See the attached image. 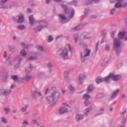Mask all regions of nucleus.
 Listing matches in <instances>:
<instances>
[{"mask_svg":"<svg viewBox=\"0 0 127 127\" xmlns=\"http://www.w3.org/2000/svg\"><path fill=\"white\" fill-rule=\"evenodd\" d=\"M69 72L68 71H65L64 73L65 80L67 81H69V78L68 76Z\"/></svg>","mask_w":127,"mask_h":127,"instance_id":"nucleus-30","label":"nucleus"},{"mask_svg":"<svg viewBox=\"0 0 127 127\" xmlns=\"http://www.w3.org/2000/svg\"><path fill=\"white\" fill-rule=\"evenodd\" d=\"M30 46L28 44H25L24 49H28L30 47Z\"/></svg>","mask_w":127,"mask_h":127,"instance_id":"nucleus-63","label":"nucleus"},{"mask_svg":"<svg viewBox=\"0 0 127 127\" xmlns=\"http://www.w3.org/2000/svg\"><path fill=\"white\" fill-rule=\"evenodd\" d=\"M15 4H9L7 5H4L2 4L1 3L0 4V8L6 9L11 8L15 6Z\"/></svg>","mask_w":127,"mask_h":127,"instance_id":"nucleus-11","label":"nucleus"},{"mask_svg":"<svg viewBox=\"0 0 127 127\" xmlns=\"http://www.w3.org/2000/svg\"><path fill=\"white\" fill-rule=\"evenodd\" d=\"M97 17V16L96 15H93L91 16L90 18H96Z\"/></svg>","mask_w":127,"mask_h":127,"instance_id":"nucleus-64","label":"nucleus"},{"mask_svg":"<svg viewBox=\"0 0 127 127\" xmlns=\"http://www.w3.org/2000/svg\"><path fill=\"white\" fill-rule=\"evenodd\" d=\"M25 45V43L24 42H21L20 43V45L23 48H24Z\"/></svg>","mask_w":127,"mask_h":127,"instance_id":"nucleus-61","label":"nucleus"},{"mask_svg":"<svg viewBox=\"0 0 127 127\" xmlns=\"http://www.w3.org/2000/svg\"><path fill=\"white\" fill-rule=\"evenodd\" d=\"M69 89L70 94L73 93L75 90V89L74 87L72 86L71 85H70L69 86Z\"/></svg>","mask_w":127,"mask_h":127,"instance_id":"nucleus-37","label":"nucleus"},{"mask_svg":"<svg viewBox=\"0 0 127 127\" xmlns=\"http://www.w3.org/2000/svg\"><path fill=\"white\" fill-rule=\"evenodd\" d=\"M17 58L18 59V62L17 64L14 66L13 68L14 70L16 69L21 66L20 63L23 59L21 56H18Z\"/></svg>","mask_w":127,"mask_h":127,"instance_id":"nucleus-8","label":"nucleus"},{"mask_svg":"<svg viewBox=\"0 0 127 127\" xmlns=\"http://www.w3.org/2000/svg\"><path fill=\"white\" fill-rule=\"evenodd\" d=\"M122 7H125L127 6V2H126L122 4Z\"/></svg>","mask_w":127,"mask_h":127,"instance_id":"nucleus-60","label":"nucleus"},{"mask_svg":"<svg viewBox=\"0 0 127 127\" xmlns=\"http://www.w3.org/2000/svg\"><path fill=\"white\" fill-rule=\"evenodd\" d=\"M86 77V75L84 74H81L79 75V77L78 79L80 81V84L81 85H82L83 83V81H82Z\"/></svg>","mask_w":127,"mask_h":127,"instance_id":"nucleus-16","label":"nucleus"},{"mask_svg":"<svg viewBox=\"0 0 127 127\" xmlns=\"http://www.w3.org/2000/svg\"><path fill=\"white\" fill-rule=\"evenodd\" d=\"M116 10V9L115 8H113L112 9H110V13L111 15H113L114 14L113 11H115Z\"/></svg>","mask_w":127,"mask_h":127,"instance_id":"nucleus-59","label":"nucleus"},{"mask_svg":"<svg viewBox=\"0 0 127 127\" xmlns=\"http://www.w3.org/2000/svg\"><path fill=\"white\" fill-rule=\"evenodd\" d=\"M46 20L44 19L39 21H36V22L38 23H41L42 24H44L46 22Z\"/></svg>","mask_w":127,"mask_h":127,"instance_id":"nucleus-44","label":"nucleus"},{"mask_svg":"<svg viewBox=\"0 0 127 127\" xmlns=\"http://www.w3.org/2000/svg\"><path fill=\"white\" fill-rule=\"evenodd\" d=\"M125 35V33L124 32H120L118 34V38L120 39H122L124 38Z\"/></svg>","mask_w":127,"mask_h":127,"instance_id":"nucleus-27","label":"nucleus"},{"mask_svg":"<svg viewBox=\"0 0 127 127\" xmlns=\"http://www.w3.org/2000/svg\"><path fill=\"white\" fill-rule=\"evenodd\" d=\"M31 123L33 125H35L37 126H40L39 123L38 122L37 120L36 119H32V120Z\"/></svg>","mask_w":127,"mask_h":127,"instance_id":"nucleus-23","label":"nucleus"},{"mask_svg":"<svg viewBox=\"0 0 127 127\" xmlns=\"http://www.w3.org/2000/svg\"><path fill=\"white\" fill-rule=\"evenodd\" d=\"M58 15L60 18L59 21L62 24L67 23L69 21L67 18L62 14H59Z\"/></svg>","mask_w":127,"mask_h":127,"instance_id":"nucleus-7","label":"nucleus"},{"mask_svg":"<svg viewBox=\"0 0 127 127\" xmlns=\"http://www.w3.org/2000/svg\"><path fill=\"white\" fill-rule=\"evenodd\" d=\"M114 74H115L114 73H110L108 75L110 79H112L113 80Z\"/></svg>","mask_w":127,"mask_h":127,"instance_id":"nucleus-50","label":"nucleus"},{"mask_svg":"<svg viewBox=\"0 0 127 127\" xmlns=\"http://www.w3.org/2000/svg\"><path fill=\"white\" fill-rule=\"evenodd\" d=\"M105 49L106 51H109L110 50V47L109 45H106L105 48Z\"/></svg>","mask_w":127,"mask_h":127,"instance_id":"nucleus-57","label":"nucleus"},{"mask_svg":"<svg viewBox=\"0 0 127 127\" xmlns=\"http://www.w3.org/2000/svg\"><path fill=\"white\" fill-rule=\"evenodd\" d=\"M87 56L84 55H83L82 52H81V60L82 62H85L87 59Z\"/></svg>","mask_w":127,"mask_h":127,"instance_id":"nucleus-20","label":"nucleus"},{"mask_svg":"<svg viewBox=\"0 0 127 127\" xmlns=\"http://www.w3.org/2000/svg\"><path fill=\"white\" fill-rule=\"evenodd\" d=\"M94 87L92 85L88 86L87 90L86 92L88 94L91 93L93 90Z\"/></svg>","mask_w":127,"mask_h":127,"instance_id":"nucleus-17","label":"nucleus"},{"mask_svg":"<svg viewBox=\"0 0 127 127\" xmlns=\"http://www.w3.org/2000/svg\"><path fill=\"white\" fill-rule=\"evenodd\" d=\"M1 121L5 124L7 122V120L4 117H2L1 118Z\"/></svg>","mask_w":127,"mask_h":127,"instance_id":"nucleus-55","label":"nucleus"},{"mask_svg":"<svg viewBox=\"0 0 127 127\" xmlns=\"http://www.w3.org/2000/svg\"><path fill=\"white\" fill-rule=\"evenodd\" d=\"M60 95L59 92L57 91L52 93L51 95L47 97V100L49 103H52L55 100L58 98Z\"/></svg>","mask_w":127,"mask_h":127,"instance_id":"nucleus-1","label":"nucleus"},{"mask_svg":"<svg viewBox=\"0 0 127 127\" xmlns=\"http://www.w3.org/2000/svg\"><path fill=\"white\" fill-rule=\"evenodd\" d=\"M104 81L102 78L98 77L96 80V82L97 84H99L102 82Z\"/></svg>","mask_w":127,"mask_h":127,"instance_id":"nucleus-38","label":"nucleus"},{"mask_svg":"<svg viewBox=\"0 0 127 127\" xmlns=\"http://www.w3.org/2000/svg\"><path fill=\"white\" fill-rule=\"evenodd\" d=\"M68 111L67 109L65 107H62L59 111L60 114H62L65 113L67 112Z\"/></svg>","mask_w":127,"mask_h":127,"instance_id":"nucleus-14","label":"nucleus"},{"mask_svg":"<svg viewBox=\"0 0 127 127\" xmlns=\"http://www.w3.org/2000/svg\"><path fill=\"white\" fill-rule=\"evenodd\" d=\"M57 91L56 88V87H54L51 89H49L47 88L45 91V95L49 93H54Z\"/></svg>","mask_w":127,"mask_h":127,"instance_id":"nucleus-12","label":"nucleus"},{"mask_svg":"<svg viewBox=\"0 0 127 127\" xmlns=\"http://www.w3.org/2000/svg\"><path fill=\"white\" fill-rule=\"evenodd\" d=\"M8 0H1V3L4 4L5 2Z\"/></svg>","mask_w":127,"mask_h":127,"instance_id":"nucleus-62","label":"nucleus"},{"mask_svg":"<svg viewBox=\"0 0 127 127\" xmlns=\"http://www.w3.org/2000/svg\"><path fill=\"white\" fill-rule=\"evenodd\" d=\"M83 25L82 24H80L77 25L75 27L73 28L72 29L75 31H77L83 28Z\"/></svg>","mask_w":127,"mask_h":127,"instance_id":"nucleus-19","label":"nucleus"},{"mask_svg":"<svg viewBox=\"0 0 127 127\" xmlns=\"http://www.w3.org/2000/svg\"><path fill=\"white\" fill-rule=\"evenodd\" d=\"M84 114L83 115L80 114H77L76 116V119L77 121L78 122H79L82 119L84 118V116H85L86 117V116L84 115Z\"/></svg>","mask_w":127,"mask_h":127,"instance_id":"nucleus-15","label":"nucleus"},{"mask_svg":"<svg viewBox=\"0 0 127 127\" xmlns=\"http://www.w3.org/2000/svg\"><path fill=\"white\" fill-rule=\"evenodd\" d=\"M121 76L119 75L114 74L113 80L115 81H118L121 78Z\"/></svg>","mask_w":127,"mask_h":127,"instance_id":"nucleus-28","label":"nucleus"},{"mask_svg":"<svg viewBox=\"0 0 127 127\" xmlns=\"http://www.w3.org/2000/svg\"><path fill=\"white\" fill-rule=\"evenodd\" d=\"M78 2L75 1V0H73L72 2L69 3L70 5H74L75 6H77V3Z\"/></svg>","mask_w":127,"mask_h":127,"instance_id":"nucleus-45","label":"nucleus"},{"mask_svg":"<svg viewBox=\"0 0 127 127\" xmlns=\"http://www.w3.org/2000/svg\"><path fill=\"white\" fill-rule=\"evenodd\" d=\"M107 32V30L106 29L104 30H103V35L105 36L106 35Z\"/></svg>","mask_w":127,"mask_h":127,"instance_id":"nucleus-58","label":"nucleus"},{"mask_svg":"<svg viewBox=\"0 0 127 127\" xmlns=\"http://www.w3.org/2000/svg\"><path fill=\"white\" fill-rule=\"evenodd\" d=\"M8 73L7 72H5L3 74V76L2 78V81L3 82H5L8 79Z\"/></svg>","mask_w":127,"mask_h":127,"instance_id":"nucleus-22","label":"nucleus"},{"mask_svg":"<svg viewBox=\"0 0 127 127\" xmlns=\"http://www.w3.org/2000/svg\"><path fill=\"white\" fill-rule=\"evenodd\" d=\"M9 47L11 51L14 52L15 51L16 49L14 46H9Z\"/></svg>","mask_w":127,"mask_h":127,"instance_id":"nucleus-41","label":"nucleus"},{"mask_svg":"<svg viewBox=\"0 0 127 127\" xmlns=\"http://www.w3.org/2000/svg\"><path fill=\"white\" fill-rule=\"evenodd\" d=\"M68 51L67 49L63 50L59 49L57 52V55L60 56L64 59H66L68 58Z\"/></svg>","mask_w":127,"mask_h":127,"instance_id":"nucleus-3","label":"nucleus"},{"mask_svg":"<svg viewBox=\"0 0 127 127\" xmlns=\"http://www.w3.org/2000/svg\"><path fill=\"white\" fill-rule=\"evenodd\" d=\"M121 42L120 40L116 39L114 41V48L116 52V55L119 56L121 52L120 48Z\"/></svg>","mask_w":127,"mask_h":127,"instance_id":"nucleus-2","label":"nucleus"},{"mask_svg":"<svg viewBox=\"0 0 127 127\" xmlns=\"http://www.w3.org/2000/svg\"><path fill=\"white\" fill-rule=\"evenodd\" d=\"M84 103L86 106L90 107L87 108L84 111V115H85L86 116H87L89 112L92 110V107L94 105V104L92 103L88 100H85Z\"/></svg>","mask_w":127,"mask_h":127,"instance_id":"nucleus-4","label":"nucleus"},{"mask_svg":"<svg viewBox=\"0 0 127 127\" xmlns=\"http://www.w3.org/2000/svg\"><path fill=\"white\" fill-rule=\"evenodd\" d=\"M20 53L22 55H21V56H22L24 57H25V56L27 55L26 53V52L25 50L24 49H22L21 50L20 52ZM22 58H23V57Z\"/></svg>","mask_w":127,"mask_h":127,"instance_id":"nucleus-36","label":"nucleus"},{"mask_svg":"<svg viewBox=\"0 0 127 127\" xmlns=\"http://www.w3.org/2000/svg\"><path fill=\"white\" fill-rule=\"evenodd\" d=\"M32 78V77L31 75H29L28 74H26L24 77H22V78H18L16 82L18 84L22 83V80H25L26 82H28L31 80Z\"/></svg>","mask_w":127,"mask_h":127,"instance_id":"nucleus-5","label":"nucleus"},{"mask_svg":"<svg viewBox=\"0 0 127 127\" xmlns=\"http://www.w3.org/2000/svg\"><path fill=\"white\" fill-rule=\"evenodd\" d=\"M126 118L125 117H123L121 121V123L122 124H124L126 121Z\"/></svg>","mask_w":127,"mask_h":127,"instance_id":"nucleus-56","label":"nucleus"},{"mask_svg":"<svg viewBox=\"0 0 127 127\" xmlns=\"http://www.w3.org/2000/svg\"><path fill=\"white\" fill-rule=\"evenodd\" d=\"M37 59V58L36 57H29L27 59V60H34Z\"/></svg>","mask_w":127,"mask_h":127,"instance_id":"nucleus-48","label":"nucleus"},{"mask_svg":"<svg viewBox=\"0 0 127 127\" xmlns=\"http://www.w3.org/2000/svg\"><path fill=\"white\" fill-rule=\"evenodd\" d=\"M61 7L64 10V13L65 15L68 14L70 12L69 8L66 5L64 4L61 5Z\"/></svg>","mask_w":127,"mask_h":127,"instance_id":"nucleus-10","label":"nucleus"},{"mask_svg":"<svg viewBox=\"0 0 127 127\" xmlns=\"http://www.w3.org/2000/svg\"><path fill=\"white\" fill-rule=\"evenodd\" d=\"M110 78L109 75L105 77L103 80L104 81L106 82L107 83H109L110 82Z\"/></svg>","mask_w":127,"mask_h":127,"instance_id":"nucleus-39","label":"nucleus"},{"mask_svg":"<svg viewBox=\"0 0 127 127\" xmlns=\"http://www.w3.org/2000/svg\"><path fill=\"white\" fill-rule=\"evenodd\" d=\"M29 106L28 105H25L24 107L21 108V111L23 112H24L27 111V108L29 107Z\"/></svg>","mask_w":127,"mask_h":127,"instance_id":"nucleus-34","label":"nucleus"},{"mask_svg":"<svg viewBox=\"0 0 127 127\" xmlns=\"http://www.w3.org/2000/svg\"><path fill=\"white\" fill-rule=\"evenodd\" d=\"M116 32L115 31L112 32H111V36L113 38L114 40V41L116 39H118V40H120L119 39H118L117 38H114V36L115 35L116 33Z\"/></svg>","mask_w":127,"mask_h":127,"instance_id":"nucleus-43","label":"nucleus"},{"mask_svg":"<svg viewBox=\"0 0 127 127\" xmlns=\"http://www.w3.org/2000/svg\"><path fill=\"white\" fill-rule=\"evenodd\" d=\"M75 13L74 10L73 9H72V11L69 15V17L70 18H73L74 15Z\"/></svg>","mask_w":127,"mask_h":127,"instance_id":"nucleus-42","label":"nucleus"},{"mask_svg":"<svg viewBox=\"0 0 127 127\" xmlns=\"http://www.w3.org/2000/svg\"><path fill=\"white\" fill-rule=\"evenodd\" d=\"M89 35V33L87 32H84L82 35L84 39H90L91 38V37H88Z\"/></svg>","mask_w":127,"mask_h":127,"instance_id":"nucleus-26","label":"nucleus"},{"mask_svg":"<svg viewBox=\"0 0 127 127\" xmlns=\"http://www.w3.org/2000/svg\"><path fill=\"white\" fill-rule=\"evenodd\" d=\"M54 39V38L51 35H49L48 36V41L49 42L52 41Z\"/></svg>","mask_w":127,"mask_h":127,"instance_id":"nucleus-52","label":"nucleus"},{"mask_svg":"<svg viewBox=\"0 0 127 127\" xmlns=\"http://www.w3.org/2000/svg\"><path fill=\"white\" fill-rule=\"evenodd\" d=\"M104 97V95L103 93H99L97 94L96 98V99H99L103 98Z\"/></svg>","mask_w":127,"mask_h":127,"instance_id":"nucleus-29","label":"nucleus"},{"mask_svg":"<svg viewBox=\"0 0 127 127\" xmlns=\"http://www.w3.org/2000/svg\"><path fill=\"white\" fill-rule=\"evenodd\" d=\"M83 98L85 100H88L89 99L91 98L90 96L87 94H85L83 96Z\"/></svg>","mask_w":127,"mask_h":127,"instance_id":"nucleus-32","label":"nucleus"},{"mask_svg":"<svg viewBox=\"0 0 127 127\" xmlns=\"http://www.w3.org/2000/svg\"><path fill=\"white\" fill-rule=\"evenodd\" d=\"M47 66L48 67V69H50L53 67V65L51 63L49 62L47 64Z\"/></svg>","mask_w":127,"mask_h":127,"instance_id":"nucleus-53","label":"nucleus"},{"mask_svg":"<svg viewBox=\"0 0 127 127\" xmlns=\"http://www.w3.org/2000/svg\"><path fill=\"white\" fill-rule=\"evenodd\" d=\"M11 78L14 81L16 82L18 79V77L16 75H12L11 76Z\"/></svg>","mask_w":127,"mask_h":127,"instance_id":"nucleus-46","label":"nucleus"},{"mask_svg":"<svg viewBox=\"0 0 127 127\" xmlns=\"http://www.w3.org/2000/svg\"><path fill=\"white\" fill-rule=\"evenodd\" d=\"M37 89L34 87L31 89V92L32 94L33 97V98H37V94L38 91H37Z\"/></svg>","mask_w":127,"mask_h":127,"instance_id":"nucleus-13","label":"nucleus"},{"mask_svg":"<svg viewBox=\"0 0 127 127\" xmlns=\"http://www.w3.org/2000/svg\"><path fill=\"white\" fill-rule=\"evenodd\" d=\"M91 53V50L88 48L86 49L85 50L84 53L86 54L84 55L87 56H89Z\"/></svg>","mask_w":127,"mask_h":127,"instance_id":"nucleus-33","label":"nucleus"},{"mask_svg":"<svg viewBox=\"0 0 127 127\" xmlns=\"http://www.w3.org/2000/svg\"><path fill=\"white\" fill-rule=\"evenodd\" d=\"M29 65L30 66L28 67L26 69V74H28L31 72L33 68V66L32 64H30Z\"/></svg>","mask_w":127,"mask_h":127,"instance_id":"nucleus-18","label":"nucleus"},{"mask_svg":"<svg viewBox=\"0 0 127 127\" xmlns=\"http://www.w3.org/2000/svg\"><path fill=\"white\" fill-rule=\"evenodd\" d=\"M12 90L10 89H3L0 90V95L6 96L10 94Z\"/></svg>","mask_w":127,"mask_h":127,"instance_id":"nucleus-6","label":"nucleus"},{"mask_svg":"<svg viewBox=\"0 0 127 127\" xmlns=\"http://www.w3.org/2000/svg\"><path fill=\"white\" fill-rule=\"evenodd\" d=\"M122 2L117 1L115 4L114 7L116 8H120L122 7V4L121 3Z\"/></svg>","mask_w":127,"mask_h":127,"instance_id":"nucleus-25","label":"nucleus"},{"mask_svg":"<svg viewBox=\"0 0 127 127\" xmlns=\"http://www.w3.org/2000/svg\"><path fill=\"white\" fill-rule=\"evenodd\" d=\"M24 18L23 15L22 13H20L18 15V18L17 20V22L21 23L24 21Z\"/></svg>","mask_w":127,"mask_h":127,"instance_id":"nucleus-9","label":"nucleus"},{"mask_svg":"<svg viewBox=\"0 0 127 127\" xmlns=\"http://www.w3.org/2000/svg\"><path fill=\"white\" fill-rule=\"evenodd\" d=\"M30 24H31L33 25L35 21L34 20V17L32 15H31L29 17Z\"/></svg>","mask_w":127,"mask_h":127,"instance_id":"nucleus-21","label":"nucleus"},{"mask_svg":"<svg viewBox=\"0 0 127 127\" xmlns=\"http://www.w3.org/2000/svg\"><path fill=\"white\" fill-rule=\"evenodd\" d=\"M29 125V123L28 122L27 120H24L22 126V127H27L26 126H28Z\"/></svg>","mask_w":127,"mask_h":127,"instance_id":"nucleus-35","label":"nucleus"},{"mask_svg":"<svg viewBox=\"0 0 127 127\" xmlns=\"http://www.w3.org/2000/svg\"><path fill=\"white\" fill-rule=\"evenodd\" d=\"M119 89L116 90L115 91L114 93H112L111 96V97L112 99H114L115 98L119 92Z\"/></svg>","mask_w":127,"mask_h":127,"instance_id":"nucleus-24","label":"nucleus"},{"mask_svg":"<svg viewBox=\"0 0 127 127\" xmlns=\"http://www.w3.org/2000/svg\"><path fill=\"white\" fill-rule=\"evenodd\" d=\"M10 109V108L5 107L4 109V110L5 112V114H7L9 113V112Z\"/></svg>","mask_w":127,"mask_h":127,"instance_id":"nucleus-40","label":"nucleus"},{"mask_svg":"<svg viewBox=\"0 0 127 127\" xmlns=\"http://www.w3.org/2000/svg\"><path fill=\"white\" fill-rule=\"evenodd\" d=\"M38 31H40L43 29L45 28H47L48 26L47 25H39L38 26Z\"/></svg>","mask_w":127,"mask_h":127,"instance_id":"nucleus-31","label":"nucleus"},{"mask_svg":"<svg viewBox=\"0 0 127 127\" xmlns=\"http://www.w3.org/2000/svg\"><path fill=\"white\" fill-rule=\"evenodd\" d=\"M90 10L89 9L86 8L85 10V16H87L88 13L90 12Z\"/></svg>","mask_w":127,"mask_h":127,"instance_id":"nucleus-54","label":"nucleus"},{"mask_svg":"<svg viewBox=\"0 0 127 127\" xmlns=\"http://www.w3.org/2000/svg\"><path fill=\"white\" fill-rule=\"evenodd\" d=\"M86 4L87 5H91V4L93 2V0H86Z\"/></svg>","mask_w":127,"mask_h":127,"instance_id":"nucleus-47","label":"nucleus"},{"mask_svg":"<svg viewBox=\"0 0 127 127\" xmlns=\"http://www.w3.org/2000/svg\"><path fill=\"white\" fill-rule=\"evenodd\" d=\"M17 28L18 29L21 30H23L25 28V26L23 25L18 26Z\"/></svg>","mask_w":127,"mask_h":127,"instance_id":"nucleus-49","label":"nucleus"},{"mask_svg":"<svg viewBox=\"0 0 127 127\" xmlns=\"http://www.w3.org/2000/svg\"><path fill=\"white\" fill-rule=\"evenodd\" d=\"M36 48L38 50L41 51L43 50V48L41 46L37 45L36 46Z\"/></svg>","mask_w":127,"mask_h":127,"instance_id":"nucleus-51","label":"nucleus"}]
</instances>
